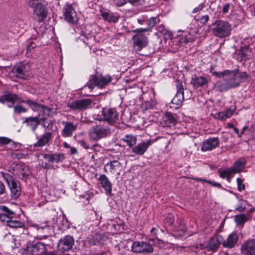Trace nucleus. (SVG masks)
Segmentation results:
<instances>
[{
  "mask_svg": "<svg viewBox=\"0 0 255 255\" xmlns=\"http://www.w3.org/2000/svg\"><path fill=\"white\" fill-rule=\"evenodd\" d=\"M24 156H25V154L21 152H18V153L12 152L11 153V157L14 159V158L21 159V158H24Z\"/></svg>",
  "mask_w": 255,
  "mask_h": 255,
  "instance_id": "6e6d98bb",
  "label": "nucleus"
},
{
  "mask_svg": "<svg viewBox=\"0 0 255 255\" xmlns=\"http://www.w3.org/2000/svg\"><path fill=\"white\" fill-rule=\"evenodd\" d=\"M232 170L230 168L225 170H223L221 168L218 170V172L219 174L220 177L223 179L225 178L227 176H230L232 173Z\"/></svg>",
  "mask_w": 255,
  "mask_h": 255,
  "instance_id": "a19ab883",
  "label": "nucleus"
},
{
  "mask_svg": "<svg viewBox=\"0 0 255 255\" xmlns=\"http://www.w3.org/2000/svg\"><path fill=\"white\" fill-rule=\"evenodd\" d=\"M41 110H42L45 115H49L51 112L52 109L43 105V107L41 108Z\"/></svg>",
  "mask_w": 255,
  "mask_h": 255,
  "instance_id": "e2e57ef3",
  "label": "nucleus"
},
{
  "mask_svg": "<svg viewBox=\"0 0 255 255\" xmlns=\"http://www.w3.org/2000/svg\"><path fill=\"white\" fill-rule=\"evenodd\" d=\"M236 108L235 106H231L225 112H219L214 114V118L220 121H225L232 117Z\"/></svg>",
  "mask_w": 255,
  "mask_h": 255,
  "instance_id": "a211bd4d",
  "label": "nucleus"
},
{
  "mask_svg": "<svg viewBox=\"0 0 255 255\" xmlns=\"http://www.w3.org/2000/svg\"><path fill=\"white\" fill-rule=\"evenodd\" d=\"M121 163L117 160H113L107 163L104 167V171H109L112 174L119 173L121 168Z\"/></svg>",
  "mask_w": 255,
  "mask_h": 255,
  "instance_id": "6ab92c4d",
  "label": "nucleus"
},
{
  "mask_svg": "<svg viewBox=\"0 0 255 255\" xmlns=\"http://www.w3.org/2000/svg\"><path fill=\"white\" fill-rule=\"evenodd\" d=\"M249 216V215L248 216L245 214L236 215L235 216L234 221L237 225L242 227L248 220Z\"/></svg>",
  "mask_w": 255,
  "mask_h": 255,
  "instance_id": "c9c22d12",
  "label": "nucleus"
},
{
  "mask_svg": "<svg viewBox=\"0 0 255 255\" xmlns=\"http://www.w3.org/2000/svg\"><path fill=\"white\" fill-rule=\"evenodd\" d=\"M78 143L85 149H88L90 148V146L88 143L84 140H79Z\"/></svg>",
  "mask_w": 255,
  "mask_h": 255,
  "instance_id": "bf43d9fd",
  "label": "nucleus"
},
{
  "mask_svg": "<svg viewBox=\"0 0 255 255\" xmlns=\"http://www.w3.org/2000/svg\"><path fill=\"white\" fill-rule=\"evenodd\" d=\"M220 144V140L218 137L209 138L205 140L201 147L203 151H210L217 148Z\"/></svg>",
  "mask_w": 255,
  "mask_h": 255,
  "instance_id": "2eb2a0df",
  "label": "nucleus"
},
{
  "mask_svg": "<svg viewBox=\"0 0 255 255\" xmlns=\"http://www.w3.org/2000/svg\"><path fill=\"white\" fill-rule=\"evenodd\" d=\"M74 243V240L72 236H66L63 239L59 240L58 244V250L61 252L68 251L71 250Z\"/></svg>",
  "mask_w": 255,
  "mask_h": 255,
  "instance_id": "9b49d317",
  "label": "nucleus"
},
{
  "mask_svg": "<svg viewBox=\"0 0 255 255\" xmlns=\"http://www.w3.org/2000/svg\"><path fill=\"white\" fill-rule=\"evenodd\" d=\"M23 122L27 127H29L33 131H34L40 124L41 120L39 117H30L24 118Z\"/></svg>",
  "mask_w": 255,
  "mask_h": 255,
  "instance_id": "412c9836",
  "label": "nucleus"
},
{
  "mask_svg": "<svg viewBox=\"0 0 255 255\" xmlns=\"http://www.w3.org/2000/svg\"><path fill=\"white\" fill-rule=\"evenodd\" d=\"M183 88H180L178 89L175 96L171 100V103L172 104H174L176 105L177 107H175V108H177L178 106H180L182 102L184 100V95H183Z\"/></svg>",
  "mask_w": 255,
  "mask_h": 255,
  "instance_id": "c85d7f7f",
  "label": "nucleus"
},
{
  "mask_svg": "<svg viewBox=\"0 0 255 255\" xmlns=\"http://www.w3.org/2000/svg\"><path fill=\"white\" fill-rule=\"evenodd\" d=\"M12 174L21 179H26L30 174V171L27 166L23 164L12 163L8 169Z\"/></svg>",
  "mask_w": 255,
  "mask_h": 255,
  "instance_id": "39448f33",
  "label": "nucleus"
},
{
  "mask_svg": "<svg viewBox=\"0 0 255 255\" xmlns=\"http://www.w3.org/2000/svg\"><path fill=\"white\" fill-rule=\"evenodd\" d=\"M224 73L229 75V78L227 81H228L229 85H232L231 86V88H235L240 85L241 82L236 75V70L232 71L225 70Z\"/></svg>",
  "mask_w": 255,
  "mask_h": 255,
  "instance_id": "5701e85b",
  "label": "nucleus"
},
{
  "mask_svg": "<svg viewBox=\"0 0 255 255\" xmlns=\"http://www.w3.org/2000/svg\"><path fill=\"white\" fill-rule=\"evenodd\" d=\"M245 201L241 200H240V205L235 208V210L239 211L240 212H244L245 211L246 207H245Z\"/></svg>",
  "mask_w": 255,
  "mask_h": 255,
  "instance_id": "09e8293b",
  "label": "nucleus"
},
{
  "mask_svg": "<svg viewBox=\"0 0 255 255\" xmlns=\"http://www.w3.org/2000/svg\"><path fill=\"white\" fill-rule=\"evenodd\" d=\"M177 122L176 116L170 112L165 113L162 117V123L165 127H172Z\"/></svg>",
  "mask_w": 255,
  "mask_h": 255,
  "instance_id": "aec40b11",
  "label": "nucleus"
},
{
  "mask_svg": "<svg viewBox=\"0 0 255 255\" xmlns=\"http://www.w3.org/2000/svg\"><path fill=\"white\" fill-rule=\"evenodd\" d=\"M110 133V128L105 124H99L93 126L89 131V136L94 141H98L106 137Z\"/></svg>",
  "mask_w": 255,
  "mask_h": 255,
  "instance_id": "7ed1b4c3",
  "label": "nucleus"
},
{
  "mask_svg": "<svg viewBox=\"0 0 255 255\" xmlns=\"http://www.w3.org/2000/svg\"><path fill=\"white\" fill-rule=\"evenodd\" d=\"M22 100L16 94L9 93L0 97V102L4 104L5 102L14 103L15 101L20 103Z\"/></svg>",
  "mask_w": 255,
  "mask_h": 255,
  "instance_id": "bb28decb",
  "label": "nucleus"
},
{
  "mask_svg": "<svg viewBox=\"0 0 255 255\" xmlns=\"http://www.w3.org/2000/svg\"><path fill=\"white\" fill-rule=\"evenodd\" d=\"M20 102L25 103L27 104L34 112H37L41 111V108L43 107V105L38 103L36 101H32L30 99H27L26 100H21Z\"/></svg>",
  "mask_w": 255,
  "mask_h": 255,
  "instance_id": "473e14b6",
  "label": "nucleus"
},
{
  "mask_svg": "<svg viewBox=\"0 0 255 255\" xmlns=\"http://www.w3.org/2000/svg\"><path fill=\"white\" fill-rule=\"evenodd\" d=\"M98 180L101 186L104 189L106 194L109 196L112 194V184L105 174L100 175Z\"/></svg>",
  "mask_w": 255,
  "mask_h": 255,
  "instance_id": "f3484780",
  "label": "nucleus"
},
{
  "mask_svg": "<svg viewBox=\"0 0 255 255\" xmlns=\"http://www.w3.org/2000/svg\"><path fill=\"white\" fill-rule=\"evenodd\" d=\"M245 163L243 161H238L235 162L233 166L230 167L232 173L240 172L244 168Z\"/></svg>",
  "mask_w": 255,
  "mask_h": 255,
  "instance_id": "e433bc0d",
  "label": "nucleus"
},
{
  "mask_svg": "<svg viewBox=\"0 0 255 255\" xmlns=\"http://www.w3.org/2000/svg\"><path fill=\"white\" fill-rule=\"evenodd\" d=\"M236 75L240 82L245 81L248 77V75L246 72H239L238 70H236Z\"/></svg>",
  "mask_w": 255,
  "mask_h": 255,
  "instance_id": "c03bdc74",
  "label": "nucleus"
},
{
  "mask_svg": "<svg viewBox=\"0 0 255 255\" xmlns=\"http://www.w3.org/2000/svg\"><path fill=\"white\" fill-rule=\"evenodd\" d=\"M43 157L51 163H59L65 159V155L63 153H46L43 155Z\"/></svg>",
  "mask_w": 255,
  "mask_h": 255,
  "instance_id": "b1692460",
  "label": "nucleus"
},
{
  "mask_svg": "<svg viewBox=\"0 0 255 255\" xmlns=\"http://www.w3.org/2000/svg\"><path fill=\"white\" fill-rule=\"evenodd\" d=\"M232 85H229L227 80L223 81H218L214 85V87L217 91L219 92H224L228 90L231 88V86Z\"/></svg>",
  "mask_w": 255,
  "mask_h": 255,
  "instance_id": "72a5a7b5",
  "label": "nucleus"
},
{
  "mask_svg": "<svg viewBox=\"0 0 255 255\" xmlns=\"http://www.w3.org/2000/svg\"><path fill=\"white\" fill-rule=\"evenodd\" d=\"M112 78L110 75L103 76H97L92 75L86 85L89 89L93 90L95 86L99 88H104L112 81Z\"/></svg>",
  "mask_w": 255,
  "mask_h": 255,
  "instance_id": "20e7f679",
  "label": "nucleus"
},
{
  "mask_svg": "<svg viewBox=\"0 0 255 255\" xmlns=\"http://www.w3.org/2000/svg\"><path fill=\"white\" fill-rule=\"evenodd\" d=\"M131 251L135 253H151L153 251L152 246L144 242L135 241L131 245Z\"/></svg>",
  "mask_w": 255,
  "mask_h": 255,
  "instance_id": "423d86ee",
  "label": "nucleus"
},
{
  "mask_svg": "<svg viewBox=\"0 0 255 255\" xmlns=\"http://www.w3.org/2000/svg\"><path fill=\"white\" fill-rule=\"evenodd\" d=\"M29 67L28 65L19 64L13 68V72L17 77L21 79H26L29 76Z\"/></svg>",
  "mask_w": 255,
  "mask_h": 255,
  "instance_id": "ddd939ff",
  "label": "nucleus"
},
{
  "mask_svg": "<svg viewBox=\"0 0 255 255\" xmlns=\"http://www.w3.org/2000/svg\"><path fill=\"white\" fill-rule=\"evenodd\" d=\"M22 255H36L32 245L27 247L22 252Z\"/></svg>",
  "mask_w": 255,
  "mask_h": 255,
  "instance_id": "a18cd8bd",
  "label": "nucleus"
},
{
  "mask_svg": "<svg viewBox=\"0 0 255 255\" xmlns=\"http://www.w3.org/2000/svg\"><path fill=\"white\" fill-rule=\"evenodd\" d=\"M208 83L207 79L203 76H196L192 78L191 84L193 85L194 87L197 88L199 87H203L207 85Z\"/></svg>",
  "mask_w": 255,
  "mask_h": 255,
  "instance_id": "c756f323",
  "label": "nucleus"
},
{
  "mask_svg": "<svg viewBox=\"0 0 255 255\" xmlns=\"http://www.w3.org/2000/svg\"><path fill=\"white\" fill-rule=\"evenodd\" d=\"M2 176L9 187L11 198L16 199L21 192L19 182L8 173H2Z\"/></svg>",
  "mask_w": 255,
  "mask_h": 255,
  "instance_id": "f03ea898",
  "label": "nucleus"
},
{
  "mask_svg": "<svg viewBox=\"0 0 255 255\" xmlns=\"http://www.w3.org/2000/svg\"><path fill=\"white\" fill-rule=\"evenodd\" d=\"M128 0H113V4L116 6H122L127 3Z\"/></svg>",
  "mask_w": 255,
  "mask_h": 255,
  "instance_id": "3c124183",
  "label": "nucleus"
},
{
  "mask_svg": "<svg viewBox=\"0 0 255 255\" xmlns=\"http://www.w3.org/2000/svg\"><path fill=\"white\" fill-rule=\"evenodd\" d=\"M210 72L215 76L218 77H221L223 76L224 75H226V73H224V71L223 72H217L216 71H215L213 70V69H210Z\"/></svg>",
  "mask_w": 255,
  "mask_h": 255,
  "instance_id": "0e129e2a",
  "label": "nucleus"
},
{
  "mask_svg": "<svg viewBox=\"0 0 255 255\" xmlns=\"http://www.w3.org/2000/svg\"><path fill=\"white\" fill-rule=\"evenodd\" d=\"M33 12L35 15L41 17V19H43L47 15V10L45 6L41 2L35 6L34 8Z\"/></svg>",
  "mask_w": 255,
  "mask_h": 255,
  "instance_id": "2f4dec72",
  "label": "nucleus"
},
{
  "mask_svg": "<svg viewBox=\"0 0 255 255\" xmlns=\"http://www.w3.org/2000/svg\"><path fill=\"white\" fill-rule=\"evenodd\" d=\"M1 209L4 212V214L7 215V216L13 217V215L14 214L13 212L9 210L6 206H3L1 207Z\"/></svg>",
  "mask_w": 255,
  "mask_h": 255,
  "instance_id": "4d7b16f0",
  "label": "nucleus"
},
{
  "mask_svg": "<svg viewBox=\"0 0 255 255\" xmlns=\"http://www.w3.org/2000/svg\"><path fill=\"white\" fill-rule=\"evenodd\" d=\"M61 124L64 128L61 131V134L63 137H67L72 136L73 132L77 129V125L70 122L63 121Z\"/></svg>",
  "mask_w": 255,
  "mask_h": 255,
  "instance_id": "dca6fc26",
  "label": "nucleus"
},
{
  "mask_svg": "<svg viewBox=\"0 0 255 255\" xmlns=\"http://www.w3.org/2000/svg\"><path fill=\"white\" fill-rule=\"evenodd\" d=\"M237 182L238 184V189L239 191H242V190H245V185L243 184V180L242 179L240 178H238L237 179Z\"/></svg>",
  "mask_w": 255,
  "mask_h": 255,
  "instance_id": "8fccbe9b",
  "label": "nucleus"
},
{
  "mask_svg": "<svg viewBox=\"0 0 255 255\" xmlns=\"http://www.w3.org/2000/svg\"><path fill=\"white\" fill-rule=\"evenodd\" d=\"M155 244L159 248H162L163 247L165 246V243L164 241L160 240L158 239V238L156 239V241L154 242Z\"/></svg>",
  "mask_w": 255,
  "mask_h": 255,
  "instance_id": "680f3d73",
  "label": "nucleus"
},
{
  "mask_svg": "<svg viewBox=\"0 0 255 255\" xmlns=\"http://www.w3.org/2000/svg\"><path fill=\"white\" fill-rule=\"evenodd\" d=\"M12 217L7 216L5 214H0V221L3 222H6V225L8 224L10 219H12Z\"/></svg>",
  "mask_w": 255,
  "mask_h": 255,
  "instance_id": "de8ad7c7",
  "label": "nucleus"
},
{
  "mask_svg": "<svg viewBox=\"0 0 255 255\" xmlns=\"http://www.w3.org/2000/svg\"><path fill=\"white\" fill-rule=\"evenodd\" d=\"M92 101L90 99H84L74 101L68 104V107L74 110H86L92 107Z\"/></svg>",
  "mask_w": 255,
  "mask_h": 255,
  "instance_id": "1a4fd4ad",
  "label": "nucleus"
},
{
  "mask_svg": "<svg viewBox=\"0 0 255 255\" xmlns=\"http://www.w3.org/2000/svg\"><path fill=\"white\" fill-rule=\"evenodd\" d=\"M123 140L130 147L135 145L136 142V138L135 136L131 135H126L124 136Z\"/></svg>",
  "mask_w": 255,
  "mask_h": 255,
  "instance_id": "58836bf2",
  "label": "nucleus"
},
{
  "mask_svg": "<svg viewBox=\"0 0 255 255\" xmlns=\"http://www.w3.org/2000/svg\"><path fill=\"white\" fill-rule=\"evenodd\" d=\"M63 226L65 228H69L70 227V224L68 220V219L66 217V215L64 214L63 215Z\"/></svg>",
  "mask_w": 255,
  "mask_h": 255,
  "instance_id": "052dcab7",
  "label": "nucleus"
},
{
  "mask_svg": "<svg viewBox=\"0 0 255 255\" xmlns=\"http://www.w3.org/2000/svg\"><path fill=\"white\" fill-rule=\"evenodd\" d=\"M64 16L65 20L72 24H75L78 19L77 13L72 4L66 3L64 6Z\"/></svg>",
  "mask_w": 255,
  "mask_h": 255,
  "instance_id": "0eeeda50",
  "label": "nucleus"
},
{
  "mask_svg": "<svg viewBox=\"0 0 255 255\" xmlns=\"http://www.w3.org/2000/svg\"><path fill=\"white\" fill-rule=\"evenodd\" d=\"M12 142L11 139L4 136H0V145H7Z\"/></svg>",
  "mask_w": 255,
  "mask_h": 255,
  "instance_id": "864d4df0",
  "label": "nucleus"
},
{
  "mask_svg": "<svg viewBox=\"0 0 255 255\" xmlns=\"http://www.w3.org/2000/svg\"><path fill=\"white\" fill-rule=\"evenodd\" d=\"M213 34L220 38L229 36L232 31V26L229 22L223 20H217L211 25Z\"/></svg>",
  "mask_w": 255,
  "mask_h": 255,
  "instance_id": "f257e3e1",
  "label": "nucleus"
},
{
  "mask_svg": "<svg viewBox=\"0 0 255 255\" xmlns=\"http://www.w3.org/2000/svg\"><path fill=\"white\" fill-rule=\"evenodd\" d=\"M223 242V239L221 236H217L212 238L209 242V247L211 250H216L219 246Z\"/></svg>",
  "mask_w": 255,
  "mask_h": 255,
  "instance_id": "7c9ffc66",
  "label": "nucleus"
},
{
  "mask_svg": "<svg viewBox=\"0 0 255 255\" xmlns=\"http://www.w3.org/2000/svg\"><path fill=\"white\" fill-rule=\"evenodd\" d=\"M103 116L104 120L111 124H114L119 119V113L113 108L104 109Z\"/></svg>",
  "mask_w": 255,
  "mask_h": 255,
  "instance_id": "f8f14e48",
  "label": "nucleus"
},
{
  "mask_svg": "<svg viewBox=\"0 0 255 255\" xmlns=\"http://www.w3.org/2000/svg\"><path fill=\"white\" fill-rule=\"evenodd\" d=\"M128 1L134 6H138L144 3V0H128Z\"/></svg>",
  "mask_w": 255,
  "mask_h": 255,
  "instance_id": "13d9d810",
  "label": "nucleus"
},
{
  "mask_svg": "<svg viewBox=\"0 0 255 255\" xmlns=\"http://www.w3.org/2000/svg\"><path fill=\"white\" fill-rule=\"evenodd\" d=\"M27 110L21 105H18L13 107V112L16 114H20L22 113H26Z\"/></svg>",
  "mask_w": 255,
  "mask_h": 255,
  "instance_id": "37998d69",
  "label": "nucleus"
},
{
  "mask_svg": "<svg viewBox=\"0 0 255 255\" xmlns=\"http://www.w3.org/2000/svg\"><path fill=\"white\" fill-rule=\"evenodd\" d=\"M103 18L110 22L116 23L118 21L120 15L117 13L104 11L102 12Z\"/></svg>",
  "mask_w": 255,
  "mask_h": 255,
  "instance_id": "cd10ccee",
  "label": "nucleus"
},
{
  "mask_svg": "<svg viewBox=\"0 0 255 255\" xmlns=\"http://www.w3.org/2000/svg\"><path fill=\"white\" fill-rule=\"evenodd\" d=\"M193 40V38L191 36L190 34L187 35H185L182 37H181L180 41L181 43H187L188 42H191Z\"/></svg>",
  "mask_w": 255,
  "mask_h": 255,
  "instance_id": "49530a36",
  "label": "nucleus"
},
{
  "mask_svg": "<svg viewBox=\"0 0 255 255\" xmlns=\"http://www.w3.org/2000/svg\"><path fill=\"white\" fill-rule=\"evenodd\" d=\"M209 18V17L208 15H205L202 16L200 18V20L202 23L205 24L206 22H207L208 21Z\"/></svg>",
  "mask_w": 255,
  "mask_h": 255,
  "instance_id": "338daca9",
  "label": "nucleus"
},
{
  "mask_svg": "<svg viewBox=\"0 0 255 255\" xmlns=\"http://www.w3.org/2000/svg\"><path fill=\"white\" fill-rule=\"evenodd\" d=\"M155 141V139H150L145 141L140 142L132 148L131 152L138 155H142L146 151L148 147Z\"/></svg>",
  "mask_w": 255,
  "mask_h": 255,
  "instance_id": "9d476101",
  "label": "nucleus"
},
{
  "mask_svg": "<svg viewBox=\"0 0 255 255\" xmlns=\"http://www.w3.org/2000/svg\"><path fill=\"white\" fill-rule=\"evenodd\" d=\"M5 192V188L3 183L0 181V195L3 194Z\"/></svg>",
  "mask_w": 255,
  "mask_h": 255,
  "instance_id": "774afa93",
  "label": "nucleus"
},
{
  "mask_svg": "<svg viewBox=\"0 0 255 255\" xmlns=\"http://www.w3.org/2000/svg\"><path fill=\"white\" fill-rule=\"evenodd\" d=\"M32 247L34 249V252L36 255H42L46 251L45 245L44 243L41 242H37L33 244Z\"/></svg>",
  "mask_w": 255,
  "mask_h": 255,
  "instance_id": "f704fd0d",
  "label": "nucleus"
},
{
  "mask_svg": "<svg viewBox=\"0 0 255 255\" xmlns=\"http://www.w3.org/2000/svg\"><path fill=\"white\" fill-rule=\"evenodd\" d=\"M40 3V1L39 0H29L27 2L28 6L34 8Z\"/></svg>",
  "mask_w": 255,
  "mask_h": 255,
  "instance_id": "5fc2aeb1",
  "label": "nucleus"
},
{
  "mask_svg": "<svg viewBox=\"0 0 255 255\" xmlns=\"http://www.w3.org/2000/svg\"><path fill=\"white\" fill-rule=\"evenodd\" d=\"M241 252L243 255H255V239L244 241L241 246Z\"/></svg>",
  "mask_w": 255,
  "mask_h": 255,
  "instance_id": "6e6552de",
  "label": "nucleus"
},
{
  "mask_svg": "<svg viewBox=\"0 0 255 255\" xmlns=\"http://www.w3.org/2000/svg\"><path fill=\"white\" fill-rule=\"evenodd\" d=\"M7 226L13 228H24V224L20 221L10 219Z\"/></svg>",
  "mask_w": 255,
  "mask_h": 255,
  "instance_id": "ea45409f",
  "label": "nucleus"
},
{
  "mask_svg": "<svg viewBox=\"0 0 255 255\" xmlns=\"http://www.w3.org/2000/svg\"><path fill=\"white\" fill-rule=\"evenodd\" d=\"M137 33L132 37L134 46L137 47V50H140L143 47L146 46L148 43L147 37L142 32H137Z\"/></svg>",
  "mask_w": 255,
  "mask_h": 255,
  "instance_id": "4468645a",
  "label": "nucleus"
},
{
  "mask_svg": "<svg viewBox=\"0 0 255 255\" xmlns=\"http://www.w3.org/2000/svg\"><path fill=\"white\" fill-rule=\"evenodd\" d=\"M108 239L107 237L103 234H96L93 237L94 245L103 244Z\"/></svg>",
  "mask_w": 255,
  "mask_h": 255,
  "instance_id": "4c0bfd02",
  "label": "nucleus"
},
{
  "mask_svg": "<svg viewBox=\"0 0 255 255\" xmlns=\"http://www.w3.org/2000/svg\"><path fill=\"white\" fill-rule=\"evenodd\" d=\"M238 241V236L235 233H232L228 236L227 239L223 240V245L224 247L231 249L235 247Z\"/></svg>",
  "mask_w": 255,
  "mask_h": 255,
  "instance_id": "4be33fe9",
  "label": "nucleus"
},
{
  "mask_svg": "<svg viewBox=\"0 0 255 255\" xmlns=\"http://www.w3.org/2000/svg\"><path fill=\"white\" fill-rule=\"evenodd\" d=\"M52 137L51 132H46L42 135V136L38 139L37 142L33 144V146L42 147L45 145L51 140Z\"/></svg>",
  "mask_w": 255,
  "mask_h": 255,
  "instance_id": "a878e982",
  "label": "nucleus"
},
{
  "mask_svg": "<svg viewBox=\"0 0 255 255\" xmlns=\"http://www.w3.org/2000/svg\"><path fill=\"white\" fill-rule=\"evenodd\" d=\"M159 21V19L156 17H151L149 19L146 21L147 24V27L145 28H139L133 30V32H144L147 31H150L151 28L153 27L157 21Z\"/></svg>",
  "mask_w": 255,
  "mask_h": 255,
  "instance_id": "393cba45",
  "label": "nucleus"
},
{
  "mask_svg": "<svg viewBox=\"0 0 255 255\" xmlns=\"http://www.w3.org/2000/svg\"><path fill=\"white\" fill-rule=\"evenodd\" d=\"M207 183H209L210 184L212 185L213 186H215V187H218V188H222V185L220 183H218V182H214V181H212L211 180H207Z\"/></svg>",
  "mask_w": 255,
  "mask_h": 255,
  "instance_id": "69168bd1",
  "label": "nucleus"
},
{
  "mask_svg": "<svg viewBox=\"0 0 255 255\" xmlns=\"http://www.w3.org/2000/svg\"><path fill=\"white\" fill-rule=\"evenodd\" d=\"M41 121H43V124H42V126L45 128H47L49 129H52L53 127V123L51 120H47L44 118H42L40 119Z\"/></svg>",
  "mask_w": 255,
  "mask_h": 255,
  "instance_id": "79ce46f5",
  "label": "nucleus"
},
{
  "mask_svg": "<svg viewBox=\"0 0 255 255\" xmlns=\"http://www.w3.org/2000/svg\"><path fill=\"white\" fill-rule=\"evenodd\" d=\"M165 221L169 225H172L174 222V215L172 214H168L165 217Z\"/></svg>",
  "mask_w": 255,
  "mask_h": 255,
  "instance_id": "603ef678",
  "label": "nucleus"
}]
</instances>
